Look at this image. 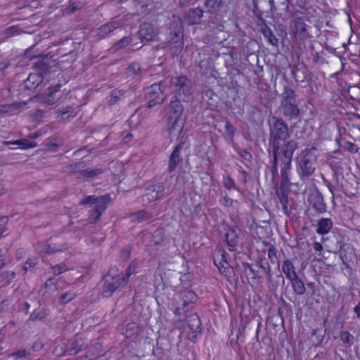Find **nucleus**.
<instances>
[{
	"label": "nucleus",
	"mask_w": 360,
	"mask_h": 360,
	"mask_svg": "<svg viewBox=\"0 0 360 360\" xmlns=\"http://www.w3.org/2000/svg\"><path fill=\"white\" fill-rule=\"evenodd\" d=\"M191 83L186 77L179 76L166 79L160 84H153L147 89L148 108L161 104L162 94H172L175 101L169 106L167 130L172 140H179L182 137L184 120L182 119L183 106L180 101H186L191 96Z\"/></svg>",
	"instance_id": "nucleus-1"
},
{
	"label": "nucleus",
	"mask_w": 360,
	"mask_h": 360,
	"mask_svg": "<svg viewBox=\"0 0 360 360\" xmlns=\"http://www.w3.org/2000/svg\"><path fill=\"white\" fill-rule=\"evenodd\" d=\"M132 273L131 266L129 267L127 272L124 274H115L112 270H110L104 277L103 296L110 297L115 290L124 286Z\"/></svg>",
	"instance_id": "nucleus-2"
},
{
	"label": "nucleus",
	"mask_w": 360,
	"mask_h": 360,
	"mask_svg": "<svg viewBox=\"0 0 360 360\" xmlns=\"http://www.w3.org/2000/svg\"><path fill=\"white\" fill-rule=\"evenodd\" d=\"M316 155L315 148L303 150L296 158L297 170L300 176H310L315 170Z\"/></svg>",
	"instance_id": "nucleus-3"
},
{
	"label": "nucleus",
	"mask_w": 360,
	"mask_h": 360,
	"mask_svg": "<svg viewBox=\"0 0 360 360\" xmlns=\"http://www.w3.org/2000/svg\"><path fill=\"white\" fill-rule=\"evenodd\" d=\"M271 135L273 138L274 159L279 153L280 141H285L288 136V129L286 124L281 120L273 117L271 120Z\"/></svg>",
	"instance_id": "nucleus-4"
},
{
	"label": "nucleus",
	"mask_w": 360,
	"mask_h": 360,
	"mask_svg": "<svg viewBox=\"0 0 360 360\" xmlns=\"http://www.w3.org/2000/svg\"><path fill=\"white\" fill-rule=\"evenodd\" d=\"M110 196L108 195L101 196L96 198L93 196H87L82 200V204L94 205V210L97 214L96 219L97 220L100 217L104 210L106 208L107 205L110 201Z\"/></svg>",
	"instance_id": "nucleus-5"
},
{
	"label": "nucleus",
	"mask_w": 360,
	"mask_h": 360,
	"mask_svg": "<svg viewBox=\"0 0 360 360\" xmlns=\"http://www.w3.org/2000/svg\"><path fill=\"white\" fill-rule=\"evenodd\" d=\"M213 258L214 262L220 272L225 276H229L232 269L227 262L226 252L222 250H217L214 252Z\"/></svg>",
	"instance_id": "nucleus-6"
},
{
	"label": "nucleus",
	"mask_w": 360,
	"mask_h": 360,
	"mask_svg": "<svg viewBox=\"0 0 360 360\" xmlns=\"http://www.w3.org/2000/svg\"><path fill=\"white\" fill-rule=\"evenodd\" d=\"M181 297H186L189 299V302H186L185 300H182V302L179 304V306L176 307L175 309V314L179 316V320H184L186 315H184L185 311L184 310L185 307H187L189 306V302L192 303L193 300H195V295L192 291H186L184 292ZM178 298H180V296L178 297Z\"/></svg>",
	"instance_id": "nucleus-7"
},
{
	"label": "nucleus",
	"mask_w": 360,
	"mask_h": 360,
	"mask_svg": "<svg viewBox=\"0 0 360 360\" xmlns=\"http://www.w3.org/2000/svg\"><path fill=\"white\" fill-rule=\"evenodd\" d=\"M165 188L163 185L159 184L149 186L144 195L148 202H152L161 198L163 196Z\"/></svg>",
	"instance_id": "nucleus-8"
},
{
	"label": "nucleus",
	"mask_w": 360,
	"mask_h": 360,
	"mask_svg": "<svg viewBox=\"0 0 360 360\" xmlns=\"http://www.w3.org/2000/svg\"><path fill=\"white\" fill-rule=\"evenodd\" d=\"M124 25L125 24L120 22V20L115 18L110 22L101 26L98 29L97 32L100 37H104L115 29Z\"/></svg>",
	"instance_id": "nucleus-9"
},
{
	"label": "nucleus",
	"mask_w": 360,
	"mask_h": 360,
	"mask_svg": "<svg viewBox=\"0 0 360 360\" xmlns=\"http://www.w3.org/2000/svg\"><path fill=\"white\" fill-rule=\"evenodd\" d=\"M282 108L284 115L290 119L296 117L300 112L298 108L291 103L288 99H284L282 101Z\"/></svg>",
	"instance_id": "nucleus-10"
},
{
	"label": "nucleus",
	"mask_w": 360,
	"mask_h": 360,
	"mask_svg": "<svg viewBox=\"0 0 360 360\" xmlns=\"http://www.w3.org/2000/svg\"><path fill=\"white\" fill-rule=\"evenodd\" d=\"M292 32L297 40L302 39L306 32L305 25L300 19H296L292 24Z\"/></svg>",
	"instance_id": "nucleus-11"
},
{
	"label": "nucleus",
	"mask_w": 360,
	"mask_h": 360,
	"mask_svg": "<svg viewBox=\"0 0 360 360\" xmlns=\"http://www.w3.org/2000/svg\"><path fill=\"white\" fill-rule=\"evenodd\" d=\"M140 37L142 41H148L153 39L154 30L150 24L145 23L143 24L139 30Z\"/></svg>",
	"instance_id": "nucleus-12"
},
{
	"label": "nucleus",
	"mask_w": 360,
	"mask_h": 360,
	"mask_svg": "<svg viewBox=\"0 0 360 360\" xmlns=\"http://www.w3.org/2000/svg\"><path fill=\"white\" fill-rule=\"evenodd\" d=\"M203 12L200 8H194L190 10L187 13V22L188 24H196L198 23L201 18L202 17Z\"/></svg>",
	"instance_id": "nucleus-13"
},
{
	"label": "nucleus",
	"mask_w": 360,
	"mask_h": 360,
	"mask_svg": "<svg viewBox=\"0 0 360 360\" xmlns=\"http://www.w3.org/2000/svg\"><path fill=\"white\" fill-rule=\"evenodd\" d=\"M181 149V146L179 144L176 146L175 149L172 152L171 155V158L169 163V170L170 172H173L176 167L177 164L180 160V150Z\"/></svg>",
	"instance_id": "nucleus-14"
},
{
	"label": "nucleus",
	"mask_w": 360,
	"mask_h": 360,
	"mask_svg": "<svg viewBox=\"0 0 360 360\" xmlns=\"http://www.w3.org/2000/svg\"><path fill=\"white\" fill-rule=\"evenodd\" d=\"M332 225L333 223L330 219H321L318 224L317 233L322 235L328 233L332 228Z\"/></svg>",
	"instance_id": "nucleus-15"
},
{
	"label": "nucleus",
	"mask_w": 360,
	"mask_h": 360,
	"mask_svg": "<svg viewBox=\"0 0 360 360\" xmlns=\"http://www.w3.org/2000/svg\"><path fill=\"white\" fill-rule=\"evenodd\" d=\"M60 87V86L59 85L54 87L47 96H44L42 101L47 105H52L57 103L59 101V98L56 95V93L59 91Z\"/></svg>",
	"instance_id": "nucleus-16"
},
{
	"label": "nucleus",
	"mask_w": 360,
	"mask_h": 360,
	"mask_svg": "<svg viewBox=\"0 0 360 360\" xmlns=\"http://www.w3.org/2000/svg\"><path fill=\"white\" fill-rule=\"evenodd\" d=\"M42 76L39 73H30L27 77V86L33 89L42 82Z\"/></svg>",
	"instance_id": "nucleus-17"
},
{
	"label": "nucleus",
	"mask_w": 360,
	"mask_h": 360,
	"mask_svg": "<svg viewBox=\"0 0 360 360\" xmlns=\"http://www.w3.org/2000/svg\"><path fill=\"white\" fill-rule=\"evenodd\" d=\"M297 148V143L294 141H288L285 146V149L283 150V154L285 155V159L288 160V162L292 160L294 151Z\"/></svg>",
	"instance_id": "nucleus-18"
},
{
	"label": "nucleus",
	"mask_w": 360,
	"mask_h": 360,
	"mask_svg": "<svg viewBox=\"0 0 360 360\" xmlns=\"http://www.w3.org/2000/svg\"><path fill=\"white\" fill-rule=\"evenodd\" d=\"M282 269L283 273L289 280L295 278L297 276L295 267L292 263L289 260H286L283 262Z\"/></svg>",
	"instance_id": "nucleus-19"
},
{
	"label": "nucleus",
	"mask_w": 360,
	"mask_h": 360,
	"mask_svg": "<svg viewBox=\"0 0 360 360\" xmlns=\"http://www.w3.org/2000/svg\"><path fill=\"white\" fill-rule=\"evenodd\" d=\"M226 240L228 245L232 248L238 243V237L233 229H229L226 233Z\"/></svg>",
	"instance_id": "nucleus-20"
},
{
	"label": "nucleus",
	"mask_w": 360,
	"mask_h": 360,
	"mask_svg": "<svg viewBox=\"0 0 360 360\" xmlns=\"http://www.w3.org/2000/svg\"><path fill=\"white\" fill-rule=\"evenodd\" d=\"M222 0H207L205 8L209 13H216L221 6Z\"/></svg>",
	"instance_id": "nucleus-21"
},
{
	"label": "nucleus",
	"mask_w": 360,
	"mask_h": 360,
	"mask_svg": "<svg viewBox=\"0 0 360 360\" xmlns=\"http://www.w3.org/2000/svg\"><path fill=\"white\" fill-rule=\"evenodd\" d=\"M295 292L298 295H302L305 291L303 282L296 276L295 278L290 279Z\"/></svg>",
	"instance_id": "nucleus-22"
},
{
	"label": "nucleus",
	"mask_w": 360,
	"mask_h": 360,
	"mask_svg": "<svg viewBox=\"0 0 360 360\" xmlns=\"http://www.w3.org/2000/svg\"><path fill=\"white\" fill-rule=\"evenodd\" d=\"M6 144H15L18 146L22 149H28L34 148L37 145L27 139L18 140L13 142H6Z\"/></svg>",
	"instance_id": "nucleus-23"
},
{
	"label": "nucleus",
	"mask_w": 360,
	"mask_h": 360,
	"mask_svg": "<svg viewBox=\"0 0 360 360\" xmlns=\"http://www.w3.org/2000/svg\"><path fill=\"white\" fill-rule=\"evenodd\" d=\"M188 326L193 332H197L200 327V319L197 314H193L189 316Z\"/></svg>",
	"instance_id": "nucleus-24"
},
{
	"label": "nucleus",
	"mask_w": 360,
	"mask_h": 360,
	"mask_svg": "<svg viewBox=\"0 0 360 360\" xmlns=\"http://www.w3.org/2000/svg\"><path fill=\"white\" fill-rule=\"evenodd\" d=\"M62 250V248L59 246H56V245H44L41 249L39 250L41 253L46 254H52L56 252H59Z\"/></svg>",
	"instance_id": "nucleus-25"
},
{
	"label": "nucleus",
	"mask_w": 360,
	"mask_h": 360,
	"mask_svg": "<svg viewBox=\"0 0 360 360\" xmlns=\"http://www.w3.org/2000/svg\"><path fill=\"white\" fill-rule=\"evenodd\" d=\"M132 217H133V219H135L139 221H144V220L150 218V215L146 211L141 210L139 212H137L136 213H134L132 215Z\"/></svg>",
	"instance_id": "nucleus-26"
},
{
	"label": "nucleus",
	"mask_w": 360,
	"mask_h": 360,
	"mask_svg": "<svg viewBox=\"0 0 360 360\" xmlns=\"http://www.w3.org/2000/svg\"><path fill=\"white\" fill-rule=\"evenodd\" d=\"M223 185L227 188V189H235L236 188V184L233 180L228 175L224 176L223 178Z\"/></svg>",
	"instance_id": "nucleus-27"
},
{
	"label": "nucleus",
	"mask_w": 360,
	"mask_h": 360,
	"mask_svg": "<svg viewBox=\"0 0 360 360\" xmlns=\"http://www.w3.org/2000/svg\"><path fill=\"white\" fill-rule=\"evenodd\" d=\"M75 297V293L72 291L66 292L60 297V302L62 304H66L70 302Z\"/></svg>",
	"instance_id": "nucleus-28"
},
{
	"label": "nucleus",
	"mask_w": 360,
	"mask_h": 360,
	"mask_svg": "<svg viewBox=\"0 0 360 360\" xmlns=\"http://www.w3.org/2000/svg\"><path fill=\"white\" fill-rule=\"evenodd\" d=\"M353 336L349 332L344 331L340 334V340L345 344L352 345L353 343Z\"/></svg>",
	"instance_id": "nucleus-29"
},
{
	"label": "nucleus",
	"mask_w": 360,
	"mask_h": 360,
	"mask_svg": "<svg viewBox=\"0 0 360 360\" xmlns=\"http://www.w3.org/2000/svg\"><path fill=\"white\" fill-rule=\"evenodd\" d=\"M129 43V39L127 37H123L119 41H117L113 46L115 51L120 50L127 46Z\"/></svg>",
	"instance_id": "nucleus-30"
},
{
	"label": "nucleus",
	"mask_w": 360,
	"mask_h": 360,
	"mask_svg": "<svg viewBox=\"0 0 360 360\" xmlns=\"http://www.w3.org/2000/svg\"><path fill=\"white\" fill-rule=\"evenodd\" d=\"M52 273L55 275H59L62 274L63 272H65L67 271L68 268L66 267L65 264H60L56 265L54 266L51 267Z\"/></svg>",
	"instance_id": "nucleus-31"
},
{
	"label": "nucleus",
	"mask_w": 360,
	"mask_h": 360,
	"mask_svg": "<svg viewBox=\"0 0 360 360\" xmlns=\"http://www.w3.org/2000/svg\"><path fill=\"white\" fill-rule=\"evenodd\" d=\"M19 104H13V105H5L0 107V112L8 113L12 112L15 109L18 107Z\"/></svg>",
	"instance_id": "nucleus-32"
},
{
	"label": "nucleus",
	"mask_w": 360,
	"mask_h": 360,
	"mask_svg": "<svg viewBox=\"0 0 360 360\" xmlns=\"http://www.w3.org/2000/svg\"><path fill=\"white\" fill-rule=\"evenodd\" d=\"M233 200L227 195H224L220 199V203L225 207H231L233 205Z\"/></svg>",
	"instance_id": "nucleus-33"
},
{
	"label": "nucleus",
	"mask_w": 360,
	"mask_h": 360,
	"mask_svg": "<svg viewBox=\"0 0 360 360\" xmlns=\"http://www.w3.org/2000/svg\"><path fill=\"white\" fill-rule=\"evenodd\" d=\"M226 129V134L231 139H232L235 134V129L234 127L229 122H226L225 125Z\"/></svg>",
	"instance_id": "nucleus-34"
},
{
	"label": "nucleus",
	"mask_w": 360,
	"mask_h": 360,
	"mask_svg": "<svg viewBox=\"0 0 360 360\" xmlns=\"http://www.w3.org/2000/svg\"><path fill=\"white\" fill-rule=\"evenodd\" d=\"M37 261L36 259H29L24 264L23 269L25 270V271H27L30 268L34 267L37 264Z\"/></svg>",
	"instance_id": "nucleus-35"
},
{
	"label": "nucleus",
	"mask_w": 360,
	"mask_h": 360,
	"mask_svg": "<svg viewBox=\"0 0 360 360\" xmlns=\"http://www.w3.org/2000/svg\"><path fill=\"white\" fill-rule=\"evenodd\" d=\"M8 222L6 217H0V236L5 231V225Z\"/></svg>",
	"instance_id": "nucleus-36"
},
{
	"label": "nucleus",
	"mask_w": 360,
	"mask_h": 360,
	"mask_svg": "<svg viewBox=\"0 0 360 360\" xmlns=\"http://www.w3.org/2000/svg\"><path fill=\"white\" fill-rule=\"evenodd\" d=\"M25 250L19 249V250H18V251L16 252V257H17V259H20L22 257H23L25 256Z\"/></svg>",
	"instance_id": "nucleus-37"
},
{
	"label": "nucleus",
	"mask_w": 360,
	"mask_h": 360,
	"mask_svg": "<svg viewBox=\"0 0 360 360\" xmlns=\"http://www.w3.org/2000/svg\"><path fill=\"white\" fill-rule=\"evenodd\" d=\"M314 248L317 252H321L323 250V246L320 243H315L314 244Z\"/></svg>",
	"instance_id": "nucleus-38"
},
{
	"label": "nucleus",
	"mask_w": 360,
	"mask_h": 360,
	"mask_svg": "<svg viewBox=\"0 0 360 360\" xmlns=\"http://www.w3.org/2000/svg\"><path fill=\"white\" fill-rule=\"evenodd\" d=\"M348 150L352 153H356L358 151L357 147L352 143L349 144Z\"/></svg>",
	"instance_id": "nucleus-39"
},
{
	"label": "nucleus",
	"mask_w": 360,
	"mask_h": 360,
	"mask_svg": "<svg viewBox=\"0 0 360 360\" xmlns=\"http://www.w3.org/2000/svg\"><path fill=\"white\" fill-rule=\"evenodd\" d=\"M133 328H134V325H130V324L128 325L127 328L126 332H125V335L127 337H129V336L132 335V333L129 332V329L131 330Z\"/></svg>",
	"instance_id": "nucleus-40"
},
{
	"label": "nucleus",
	"mask_w": 360,
	"mask_h": 360,
	"mask_svg": "<svg viewBox=\"0 0 360 360\" xmlns=\"http://www.w3.org/2000/svg\"><path fill=\"white\" fill-rule=\"evenodd\" d=\"M354 311L356 314L357 317L360 319V303L354 307Z\"/></svg>",
	"instance_id": "nucleus-41"
},
{
	"label": "nucleus",
	"mask_w": 360,
	"mask_h": 360,
	"mask_svg": "<svg viewBox=\"0 0 360 360\" xmlns=\"http://www.w3.org/2000/svg\"><path fill=\"white\" fill-rule=\"evenodd\" d=\"M120 93L117 91H113L112 94V96L115 97L116 99H117L120 97Z\"/></svg>",
	"instance_id": "nucleus-42"
},
{
	"label": "nucleus",
	"mask_w": 360,
	"mask_h": 360,
	"mask_svg": "<svg viewBox=\"0 0 360 360\" xmlns=\"http://www.w3.org/2000/svg\"><path fill=\"white\" fill-rule=\"evenodd\" d=\"M6 193V188L2 184H0V196Z\"/></svg>",
	"instance_id": "nucleus-43"
},
{
	"label": "nucleus",
	"mask_w": 360,
	"mask_h": 360,
	"mask_svg": "<svg viewBox=\"0 0 360 360\" xmlns=\"http://www.w3.org/2000/svg\"><path fill=\"white\" fill-rule=\"evenodd\" d=\"M179 3L182 5L189 3L191 0H179Z\"/></svg>",
	"instance_id": "nucleus-44"
},
{
	"label": "nucleus",
	"mask_w": 360,
	"mask_h": 360,
	"mask_svg": "<svg viewBox=\"0 0 360 360\" xmlns=\"http://www.w3.org/2000/svg\"><path fill=\"white\" fill-rule=\"evenodd\" d=\"M97 174H98V172H96V171H91V172H89V176H94V175H96Z\"/></svg>",
	"instance_id": "nucleus-45"
},
{
	"label": "nucleus",
	"mask_w": 360,
	"mask_h": 360,
	"mask_svg": "<svg viewBox=\"0 0 360 360\" xmlns=\"http://www.w3.org/2000/svg\"><path fill=\"white\" fill-rule=\"evenodd\" d=\"M7 250H0V257L4 256L6 253Z\"/></svg>",
	"instance_id": "nucleus-46"
},
{
	"label": "nucleus",
	"mask_w": 360,
	"mask_h": 360,
	"mask_svg": "<svg viewBox=\"0 0 360 360\" xmlns=\"http://www.w3.org/2000/svg\"><path fill=\"white\" fill-rule=\"evenodd\" d=\"M53 281V279H49L46 283H45V285L46 286H48L49 284H51Z\"/></svg>",
	"instance_id": "nucleus-47"
},
{
	"label": "nucleus",
	"mask_w": 360,
	"mask_h": 360,
	"mask_svg": "<svg viewBox=\"0 0 360 360\" xmlns=\"http://www.w3.org/2000/svg\"><path fill=\"white\" fill-rule=\"evenodd\" d=\"M4 266V262H3L2 261H0V269L1 268H3Z\"/></svg>",
	"instance_id": "nucleus-48"
},
{
	"label": "nucleus",
	"mask_w": 360,
	"mask_h": 360,
	"mask_svg": "<svg viewBox=\"0 0 360 360\" xmlns=\"http://www.w3.org/2000/svg\"><path fill=\"white\" fill-rule=\"evenodd\" d=\"M132 68H134V69L136 68L137 70H139V67L138 65H133Z\"/></svg>",
	"instance_id": "nucleus-49"
},
{
	"label": "nucleus",
	"mask_w": 360,
	"mask_h": 360,
	"mask_svg": "<svg viewBox=\"0 0 360 360\" xmlns=\"http://www.w3.org/2000/svg\"><path fill=\"white\" fill-rule=\"evenodd\" d=\"M160 233H161V231H158H158H156L155 232V235H159V234H160Z\"/></svg>",
	"instance_id": "nucleus-50"
},
{
	"label": "nucleus",
	"mask_w": 360,
	"mask_h": 360,
	"mask_svg": "<svg viewBox=\"0 0 360 360\" xmlns=\"http://www.w3.org/2000/svg\"><path fill=\"white\" fill-rule=\"evenodd\" d=\"M269 42L271 44H275L274 41H273V39H269Z\"/></svg>",
	"instance_id": "nucleus-51"
},
{
	"label": "nucleus",
	"mask_w": 360,
	"mask_h": 360,
	"mask_svg": "<svg viewBox=\"0 0 360 360\" xmlns=\"http://www.w3.org/2000/svg\"><path fill=\"white\" fill-rule=\"evenodd\" d=\"M32 137L33 139H34V138L37 137V135L34 134V135H32Z\"/></svg>",
	"instance_id": "nucleus-52"
},
{
	"label": "nucleus",
	"mask_w": 360,
	"mask_h": 360,
	"mask_svg": "<svg viewBox=\"0 0 360 360\" xmlns=\"http://www.w3.org/2000/svg\"><path fill=\"white\" fill-rule=\"evenodd\" d=\"M3 337H2V335L1 333H0V341L2 340Z\"/></svg>",
	"instance_id": "nucleus-53"
},
{
	"label": "nucleus",
	"mask_w": 360,
	"mask_h": 360,
	"mask_svg": "<svg viewBox=\"0 0 360 360\" xmlns=\"http://www.w3.org/2000/svg\"><path fill=\"white\" fill-rule=\"evenodd\" d=\"M246 153V156H250V153Z\"/></svg>",
	"instance_id": "nucleus-54"
}]
</instances>
